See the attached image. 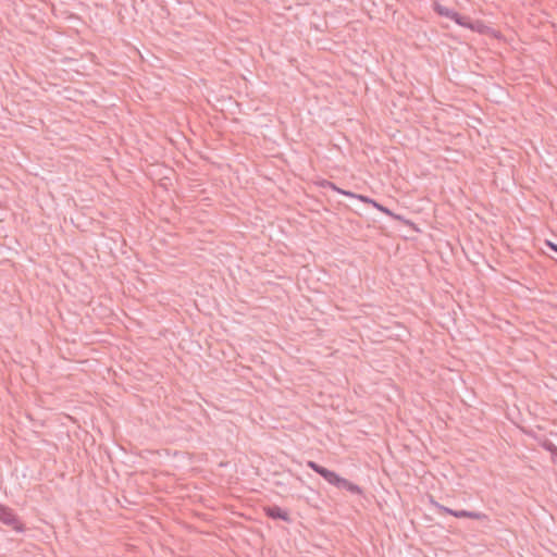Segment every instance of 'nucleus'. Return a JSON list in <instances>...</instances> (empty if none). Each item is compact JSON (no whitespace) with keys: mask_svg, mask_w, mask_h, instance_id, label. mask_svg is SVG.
<instances>
[{"mask_svg":"<svg viewBox=\"0 0 557 557\" xmlns=\"http://www.w3.org/2000/svg\"><path fill=\"white\" fill-rule=\"evenodd\" d=\"M434 10L438 15L448 17L462 27L475 29L474 24L471 23L468 16L460 15L456 11L448 9L437 2L434 3Z\"/></svg>","mask_w":557,"mask_h":557,"instance_id":"f257e3e1","label":"nucleus"},{"mask_svg":"<svg viewBox=\"0 0 557 557\" xmlns=\"http://www.w3.org/2000/svg\"><path fill=\"white\" fill-rule=\"evenodd\" d=\"M435 508L440 513L451 515L456 518H469L473 520H486L487 516L484 512L480 511H469V510H454L438 503H434Z\"/></svg>","mask_w":557,"mask_h":557,"instance_id":"f03ea898","label":"nucleus"},{"mask_svg":"<svg viewBox=\"0 0 557 557\" xmlns=\"http://www.w3.org/2000/svg\"><path fill=\"white\" fill-rule=\"evenodd\" d=\"M307 466L313 470L315 473L321 475L326 482L337 487L339 481L342 480V476H339L337 473H335L332 470L326 469L325 467L319 465L315 461L309 460L307 462Z\"/></svg>","mask_w":557,"mask_h":557,"instance_id":"7ed1b4c3","label":"nucleus"},{"mask_svg":"<svg viewBox=\"0 0 557 557\" xmlns=\"http://www.w3.org/2000/svg\"><path fill=\"white\" fill-rule=\"evenodd\" d=\"M0 520L11 527L13 530L17 532L24 531L23 524L20 522L16 515L13 512V510L4 505H0Z\"/></svg>","mask_w":557,"mask_h":557,"instance_id":"20e7f679","label":"nucleus"},{"mask_svg":"<svg viewBox=\"0 0 557 557\" xmlns=\"http://www.w3.org/2000/svg\"><path fill=\"white\" fill-rule=\"evenodd\" d=\"M263 510H264L265 516L270 519L283 520L288 523L292 521L289 513L286 510L282 509L280 506H276V505L267 506V507H264Z\"/></svg>","mask_w":557,"mask_h":557,"instance_id":"39448f33","label":"nucleus"},{"mask_svg":"<svg viewBox=\"0 0 557 557\" xmlns=\"http://www.w3.org/2000/svg\"><path fill=\"white\" fill-rule=\"evenodd\" d=\"M393 324L396 329L395 332L392 331L393 327L391 325H385V338L404 339L408 334L407 329L396 322H393Z\"/></svg>","mask_w":557,"mask_h":557,"instance_id":"423d86ee","label":"nucleus"},{"mask_svg":"<svg viewBox=\"0 0 557 557\" xmlns=\"http://www.w3.org/2000/svg\"><path fill=\"white\" fill-rule=\"evenodd\" d=\"M337 488L346 490V491L350 492L351 494H360L361 493V488L357 484H355L344 478H342V480L339 481Z\"/></svg>","mask_w":557,"mask_h":557,"instance_id":"0eeeda50","label":"nucleus"},{"mask_svg":"<svg viewBox=\"0 0 557 557\" xmlns=\"http://www.w3.org/2000/svg\"><path fill=\"white\" fill-rule=\"evenodd\" d=\"M319 185L322 187V188H331L339 194H343L345 196H355L354 193L349 191V190H344L339 187H337L333 182H330L327 180H322Z\"/></svg>","mask_w":557,"mask_h":557,"instance_id":"6e6552de","label":"nucleus"},{"mask_svg":"<svg viewBox=\"0 0 557 557\" xmlns=\"http://www.w3.org/2000/svg\"><path fill=\"white\" fill-rule=\"evenodd\" d=\"M352 198H358L359 200L363 201V202H368V203H371L373 207H375L377 210L382 211L383 212V203H380L375 200H372L370 199L369 197L367 196H362V195H356L355 196H351Z\"/></svg>","mask_w":557,"mask_h":557,"instance_id":"1a4fd4ad","label":"nucleus"},{"mask_svg":"<svg viewBox=\"0 0 557 557\" xmlns=\"http://www.w3.org/2000/svg\"><path fill=\"white\" fill-rule=\"evenodd\" d=\"M385 215H389L392 216L393 219H399V216L395 215L391 210H388L387 208H385Z\"/></svg>","mask_w":557,"mask_h":557,"instance_id":"9d476101","label":"nucleus"},{"mask_svg":"<svg viewBox=\"0 0 557 557\" xmlns=\"http://www.w3.org/2000/svg\"><path fill=\"white\" fill-rule=\"evenodd\" d=\"M547 246H548L552 250H554V251H556V252H557V245H556V244H554V243H552V242H547Z\"/></svg>","mask_w":557,"mask_h":557,"instance_id":"9b49d317","label":"nucleus"},{"mask_svg":"<svg viewBox=\"0 0 557 557\" xmlns=\"http://www.w3.org/2000/svg\"><path fill=\"white\" fill-rule=\"evenodd\" d=\"M546 448H547L548 450H555V449H556L555 445H553V444H548V445L546 446Z\"/></svg>","mask_w":557,"mask_h":557,"instance_id":"f8f14e48","label":"nucleus"}]
</instances>
